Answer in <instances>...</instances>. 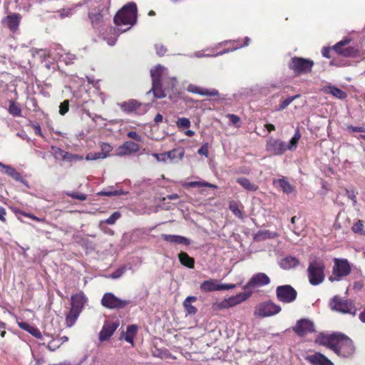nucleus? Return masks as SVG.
<instances>
[{
    "mask_svg": "<svg viewBox=\"0 0 365 365\" xmlns=\"http://www.w3.org/2000/svg\"><path fill=\"white\" fill-rule=\"evenodd\" d=\"M316 342L329 348L341 357L349 358L355 352L353 341L341 333H322L317 336Z\"/></svg>",
    "mask_w": 365,
    "mask_h": 365,
    "instance_id": "1",
    "label": "nucleus"
},
{
    "mask_svg": "<svg viewBox=\"0 0 365 365\" xmlns=\"http://www.w3.org/2000/svg\"><path fill=\"white\" fill-rule=\"evenodd\" d=\"M300 138L299 128L296 129L294 136L287 143L271 137L267 142V150L273 155H282L287 150L296 149Z\"/></svg>",
    "mask_w": 365,
    "mask_h": 365,
    "instance_id": "2",
    "label": "nucleus"
},
{
    "mask_svg": "<svg viewBox=\"0 0 365 365\" xmlns=\"http://www.w3.org/2000/svg\"><path fill=\"white\" fill-rule=\"evenodd\" d=\"M137 5L130 2L125 5L114 16L113 21L118 26H133L137 21Z\"/></svg>",
    "mask_w": 365,
    "mask_h": 365,
    "instance_id": "3",
    "label": "nucleus"
},
{
    "mask_svg": "<svg viewBox=\"0 0 365 365\" xmlns=\"http://www.w3.org/2000/svg\"><path fill=\"white\" fill-rule=\"evenodd\" d=\"M324 270L325 264L322 259L315 258L311 260L307 270L309 282L312 286L322 284L325 279Z\"/></svg>",
    "mask_w": 365,
    "mask_h": 365,
    "instance_id": "4",
    "label": "nucleus"
},
{
    "mask_svg": "<svg viewBox=\"0 0 365 365\" xmlns=\"http://www.w3.org/2000/svg\"><path fill=\"white\" fill-rule=\"evenodd\" d=\"M165 68L161 65L156 66L154 68L150 70V76L152 78V88L147 93H153L155 98H163L166 96L165 91L162 88L161 78Z\"/></svg>",
    "mask_w": 365,
    "mask_h": 365,
    "instance_id": "5",
    "label": "nucleus"
},
{
    "mask_svg": "<svg viewBox=\"0 0 365 365\" xmlns=\"http://www.w3.org/2000/svg\"><path fill=\"white\" fill-rule=\"evenodd\" d=\"M314 64L312 60L294 56L290 59L289 68L292 70L296 75L306 74L311 73Z\"/></svg>",
    "mask_w": 365,
    "mask_h": 365,
    "instance_id": "6",
    "label": "nucleus"
},
{
    "mask_svg": "<svg viewBox=\"0 0 365 365\" xmlns=\"http://www.w3.org/2000/svg\"><path fill=\"white\" fill-rule=\"evenodd\" d=\"M331 307L332 309L343 314H349L353 316L356 314V308L353 301L343 299L338 296H335L332 299Z\"/></svg>",
    "mask_w": 365,
    "mask_h": 365,
    "instance_id": "7",
    "label": "nucleus"
},
{
    "mask_svg": "<svg viewBox=\"0 0 365 365\" xmlns=\"http://www.w3.org/2000/svg\"><path fill=\"white\" fill-rule=\"evenodd\" d=\"M332 275L329 279L331 282L339 281L343 277L347 276L351 272V267L347 259H334Z\"/></svg>",
    "mask_w": 365,
    "mask_h": 365,
    "instance_id": "8",
    "label": "nucleus"
},
{
    "mask_svg": "<svg viewBox=\"0 0 365 365\" xmlns=\"http://www.w3.org/2000/svg\"><path fill=\"white\" fill-rule=\"evenodd\" d=\"M282 308L279 305L269 300L259 304L255 311V315L260 317H267L279 313Z\"/></svg>",
    "mask_w": 365,
    "mask_h": 365,
    "instance_id": "9",
    "label": "nucleus"
},
{
    "mask_svg": "<svg viewBox=\"0 0 365 365\" xmlns=\"http://www.w3.org/2000/svg\"><path fill=\"white\" fill-rule=\"evenodd\" d=\"M130 303L129 300H123L115 296L113 293H106L101 299V304L108 309H123Z\"/></svg>",
    "mask_w": 365,
    "mask_h": 365,
    "instance_id": "10",
    "label": "nucleus"
},
{
    "mask_svg": "<svg viewBox=\"0 0 365 365\" xmlns=\"http://www.w3.org/2000/svg\"><path fill=\"white\" fill-rule=\"evenodd\" d=\"M276 296L279 302L289 304L297 299V292L291 285H281L276 289Z\"/></svg>",
    "mask_w": 365,
    "mask_h": 365,
    "instance_id": "11",
    "label": "nucleus"
},
{
    "mask_svg": "<svg viewBox=\"0 0 365 365\" xmlns=\"http://www.w3.org/2000/svg\"><path fill=\"white\" fill-rule=\"evenodd\" d=\"M270 283L269 277L263 272H259L257 274H254L247 284L243 287L244 289H247L250 288H255L259 287H263L269 284Z\"/></svg>",
    "mask_w": 365,
    "mask_h": 365,
    "instance_id": "12",
    "label": "nucleus"
},
{
    "mask_svg": "<svg viewBox=\"0 0 365 365\" xmlns=\"http://www.w3.org/2000/svg\"><path fill=\"white\" fill-rule=\"evenodd\" d=\"M350 41L351 40L349 38H345L340 41L333 46V50H334L338 54L345 57L355 56L357 53V50L354 47L349 46L343 48L344 46L350 43Z\"/></svg>",
    "mask_w": 365,
    "mask_h": 365,
    "instance_id": "13",
    "label": "nucleus"
},
{
    "mask_svg": "<svg viewBox=\"0 0 365 365\" xmlns=\"http://www.w3.org/2000/svg\"><path fill=\"white\" fill-rule=\"evenodd\" d=\"M294 331L301 336H303L308 333H311L314 330V323L306 319H302L297 321L296 325L293 327Z\"/></svg>",
    "mask_w": 365,
    "mask_h": 365,
    "instance_id": "14",
    "label": "nucleus"
},
{
    "mask_svg": "<svg viewBox=\"0 0 365 365\" xmlns=\"http://www.w3.org/2000/svg\"><path fill=\"white\" fill-rule=\"evenodd\" d=\"M21 19L20 14L14 13L8 15L2 20V24L5 25L11 32L15 33L19 26Z\"/></svg>",
    "mask_w": 365,
    "mask_h": 365,
    "instance_id": "15",
    "label": "nucleus"
},
{
    "mask_svg": "<svg viewBox=\"0 0 365 365\" xmlns=\"http://www.w3.org/2000/svg\"><path fill=\"white\" fill-rule=\"evenodd\" d=\"M139 150V145L133 141H126L116 150V155L120 157L136 153Z\"/></svg>",
    "mask_w": 365,
    "mask_h": 365,
    "instance_id": "16",
    "label": "nucleus"
},
{
    "mask_svg": "<svg viewBox=\"0 0 365 365\" xmlns=\"http://www.w3.org/2000/svg\"><path fill=\"white\" fill-rule=\"evenodd\" d=\"M119 324L117 322H106L99 334V339L105 341L108 339L118 328Z\"/></svg>",
    "mask_w": 365,
    "mask_h": 365,
    "instance_id": "17",
    "label": "nucleus"
},
{
    "mask_svg": "<svg viewBox=\"0 0 365 365\" xmlns=\"http://www.w3.org/2000/svg\"><path fill=\"white\" fill-rule=\"evenodd\" d=\"M307 360L312 365H334L327 357L319 352L308 356Z\"/></svg>",
    "mask_w": 365,
    "mask_h": 365,
    "instance_id": "18",
    "label": "nucleus"
},
{
    "mask_svg": "<svg viewBox=\"0 0 365 365\" xmlns=\"http://www.w3.org/2000/svg\"><path fill=\"white\" fill-rule=\"evenodd\" d=\"M161 237L164 241L173 244L190 245L191 243L188 238L181 235L163 234Z\"/></svg>",
    "mask_w": 365,
    "mask_h": 365,
    "instance_id": "19",
    "label": "nucleus"
},
{
    "mask_svg": "<svg viewBox=\"0 0 365 365\" xmlns=\"http://www.w3.org/2000/svg\"><path fill=\"white\" fill-rule=\"evenodd\" d=\"M71 308L80 310L82 309L87 302V298L85 294L80 292L71 296Z\"/></svg>",
    "mask_w": 365,
    "mask_h": 365,
    "instance_id": "20",
    "label": "nucleus"
},
{
    "mask_svg": "<svg viewBox=\"0 0 365 365\" xmlns=\"http://www.w3.org/2000/svg\"><path fill=\"white\" fill-rule=\"evenodd\" d=\"M187 91L192 93L199 94L200 96H218L219 92L216 89H202L198 86L190 84L187 87Z\"/></svg>",
    "mask_w": 365,
    "mask_h": 365,
    "instance_id": "21",
    "label": "nucleus"
},
{
    "mask_svg": "<svg viewBox=\"0 0 365 365\" xmlns=\"http://www.w3.org/2000/svg\"><path fill=\"white\" fill-rule=\"evenodd\" d=\"M299 260L293 256H287L279 263L280 267L284 269H290L299 265Z\"/></svg>",
    "mask_w": 365,
    "mask_h": 365,
    "instance_id": "22",
    "label": "nucleus"
},
{
    "mask_svg": "<svg viewBox=\"0 0 365 365\" xmlns=\"http://www.w3.org/2000/svg\"><path fill=\"white\" fill-rule=\"evenodd\" d=\"M142 104L135 99H131L120 104L121 110L126 113L138 112Z\"/></svg>",
    "mask_w": 365,
    "mask_h": 365,
    "instance_id": "23",
    "label": "nucleus"
},
{
    "mask_svg": "<svg viewBox=\"0 0 365 365\" xmlns=\"http://www.w3.org/2000/svg\"><path fill=\"white\" fill-rule=\"evenodd\" d=\"M325 93H329L336 97L338 99L343 100L346 98L347 94L346 92L342 91L341 88H339L334 86H325L323 89Z\"/></svg>",
    "mask_w": 365,
    "mask_h": 365,
    "instance_id": "24",
    "label": "nucleus"
},
{
    "mask_svg": "<svg viewBox=\"0 0 365 365\" xmlns=\"http://www.w3.org/2000/svg\"><path fill=\"white\" fill-rule=\"evenodd\" d=\"M275 186H279L286 194H290L294 190V187L292 185L284 178L273 180Z\"/></svg>",
    "mask_w": 365,
    "mask_h": 365,
    "instance_id": "25",
    "label": "nucleus"
},
{
    "mask_svg": "<svg viewBox=\"0 0 365 365\" xmlns=\"http://www.w3.org/2000/svg\"><path fill=\"white\" fill-rule=\"evenodd\" d=\"M52 149L53 150V152H54V158L56 160L61 157L63 158V160H83L82 156L72 155L58 148L53 147Z\"/></svg>",
    "mask_w": 365,
    "mask_h": 365,
    "instance_id": "26",
    "label": "nucleus"
},
{
    "mask_svg": "<svg viewBox=\"0 0 365 365\" xmlns=\"http://www.w3.org/2000/svg\"><path fill=\"white\" fill-rule=\"evenodd\" d=\"M19 327L21 329H22L23 330L26 331L27 332H29V334H31L32 336H34V337H36L37 339L42 338V334H41L40 330L38 328L30 325L27 322H19Z\"/></svg>",
    "mask_w": 365,
    "mask_h": 365,
    "instance_id": "27",
    "label": "nucleus"
},
{
    "mask_svg": "<svg viewBox=\"0 0 365 365\" xmlns=\"http://www.w3.org/2000/svg\"><path fill=\"white\" fill-rule=\"evenodd\" d=\"M0 170L2 173H6L9 176L12 177L17 181L22 180V178L20 173H19L14 168H11L9 165H5L2 163H0Z\"/></svg>",
    "mask_w": 365,
    "mask_h": 365,
    "instance_id": "28",
    "label": "nucleus"
},
{
    "mask_svg": "<svg viewBox=\"0 0 365 365\" xmlns=\"http://www.w3.org/2000/svg\"><path fill=\"white\" fill-rule=\"evenodd\" d=\"M81 312V311L71 307L70 312L66 318V323L67 327H71L76 323V321L79 317Z\"/></svg>",
    "mask_w": 365,
    "mask_h": 365,
    "instance_id": "29",
    "label": "nucleus"
},
{
    "mask_svg": "<svg viewBox=\"0 0 365 365\" xmlns=\"http://www.w3.org/2000/svg\"><path fill=\"white\" fill-rule=\"evenodd\" d=\"M178 258L180 263L182 265L190 269L194 268L195 260L192 257H190L186 252H181L180 253H179Z\"/></svg>",
    "mask_w": 365,
    "mask_h": 365,
    "instance_id": "30",
    "label": "nucleus"
},
{
    "mask_svg": "<svg viewBox=\"0 0 365 365\" xmlns=\"http://www.w3.org/2000/svg\"><path fill=\"white\" fill-rule=\"evenodd\" d=\"M200 289L203 292L216 291L218 290V284L215 279L206 280L201 284Z\"/></svg>",
    "mask_w": 365,
    "mask_h": 365,
    "instance_id": "31",
    "label": "nucleus"
},
{
    "mask_svg": "<svg viewBox=\"0 0 365 365\" xmlns=\"http://www.w3.org/2000/svg\"><path fill=\"white\" fill-rule=\"evenodd\" d=\"M112 150V147L108 143H103L101 145V153H98V157L90 158L88 155L86 158V160H98V158H106L109 156L110 152Z\"/></svg>",
    "mask_w": 365,
    "mask_h": 365,
    "instance_id": "32",
    "label": "nucleus"
},
{
    "mask_svg": "<svg viewBox=\"0 0 365 365\" xmlns=\"http://www.w3.org/2000/svg\"><path fill=\"white\" fill-rule=\"evenodd\" d=\"M196 300V297L190 296L183 302V306L189 314H195L197 312V309L191 304L192 302H194Z\"/></svg>",
    "mask_w": 365,
    "mask_h": 365,
    "instance_id": "33",
    "label": "nucleus"
},
{
    "mask_svg": "<svg viewBox=\"0 0 365 365\" xmlns=\"http://www.w3.org/2000/svg\"><path fill=\"white\" fill-rule=\"evenodd\" d=\"M237 182L247 190L255 192L258 189V186L255 183L251 182L247 178H237Z\"/></svg>",
    "mask_w": 365,
    "mask_h": 365,
    "instance_id": "34",
    "label": "nucleus"
},
{
    "mask_svg": "<svg viewBox=\"0 0 365 365\" xmlns=\"http://www.w3.org/2000/svg\"><path fill=\"white\" fill-rule=\"evenodd\" d=\"M138 327L135 324L129 325L127 327L126 333L125 334L124 339L126 341L133 345V338L137 332Z\"/></svg>",
    "mask_w": 365,
    "mask_h": 365,
    "instance_id": "35",
    "label": "nucleus"
},
{
    "mask_svg": "<svg viewBox=\"0 0 365 365\" xmlns=\"http://www.w3.org/2000/svg\"><path fill=\"white\" fill-rule=\"evenodd\" d=\"M184 187H208L212 188H217L215 185L205 182V181H192L189 182H186L183 185Z\"/></svg>",
    "mask_w": 365,
    "mask_h": 365,
    "instance_id": "36",
    "label": "nucleus"
},
{
    "mask_svg": "<svg viewBox=\"0 0 365 365\" xmlns=\"http://www.w3.org/2000/svg\"><path fill=\"white\" fill-rule=\"evenodd\" d=\"M9 113L13 116H21V109L14 101H9Z\"/></svg>",
    "mask_w": 365,
    "mask_h": 365,
    "instance_id": "37",
    "label": "nucleus"
},
{
    "mask_svg": "<svg viewBox=\"0 0 365 365\" xmlns=\"http://www.w3.org/2000/svg\"><path fill=\"white\" fill-rule=\"evenodd\" d=\"M166 155L170 160H174L175 158L182 159L184 155V150L182 148H178L166 153Z\"/></svg>",
    "mask_w": 365,
    "mask_h": 365,
    "instance_id": "38",
    "label": "nucleus"
},
{
    "mask_svg": "<svg viewBox=\"0 0 365 365\" xmlns=\"http://www.w3.org/2000/svg\"><path fill=\"white\" fill-rule=\"evenodd\" d=\"M102 14L100 12L90 13L89 18L93 26H97L102 20Z\"/></svg>",
    "mask_w": 365,
    "mask_h": 365,
    "instance_id": "39",
    "label": "nucleus"
},
{
    "mask_svg": "<svg viewBox=\"0 0 365 365\" xmlns=\"http://www.w3.org/2000/svg\"><path fill=\"white\" fill-rule=\"evenodd\" d=\"M299 97V95H295L294 96H289L285 100H284L279 106L278 110H284L285 109L294 99Z\"/></svg>",
    "mask_w": 365,
    "mask_h": 365,
    "instance_id": "40",
    "label": "nucleus"
},
{
    "mask_svg": "<svg viewBox=\"0 0 365 365\" xmlns=\"http://www.w3.org/2000/svg\"><path fill=\"white\" fill-rule=\"evenodd\" d=\"M299 217L297 216H294L291 218V224L292 225L289 226L290 229L293 231L294 233H295L297 235H300V232L302 231V227H299L296 225V220H299Z\"/></svg>",
    "mask_w": 365,
    "mask_h": 365,
    "instance_id": "41",
    "label": "nucleus"
},
{
    "mask_svg": "<svg viewBox=\"0 0 365 365\" xmlns=\"http://www.w3.org/2000/svg\"><path fill=\"white\" fill-rule=\"evenodd\" d=\"M252 294V292H242V293H240L235 297V299H236V302L237 304H240L245 301H246Z\"/></svg>",
    "mask_w": 365,
    "mask_h": 365,
    "instance_id": "42",
    "label": "nucleus"
},
{
    "mask_svg": "<svg viewBox=\"0 0 365 365\" xmlns=\"http://www.w3.org/2000/svg\"><path fill=\"white\" fill-rule=\"evenodd\" d=\"M176 125L179 128H187L190 126V121L187 118H179L176 122Z\"/></svg>",
    "mask_w": 365,
    "mask_h": 365,
    "instance_id": "43",
    "label": "nucleus"
},
{
    "mask_svg": "<svg viewBox=\"0 0 365 365\" xmlns=\"http://www.w3.org/2000/svg\"><path fill=\"white\" fill-rule=\"evenodd\" d=\"M125 194L122 190H113V191H106L103 190L98 193V195L102 196H118Z\"/></svg>",
    "mask_w": 365,
    "mask_h": 365,
    "instance_id": "44",
    "label": "nucleus"
},
{
    "mask_svg": "<svg viewBox=\"0 0 365 365\" xmlns=\"http://www.w3.org/2000/svg\"><path fill=\"white\" fill-rule=\"evenodd\" d=\"M364 225L361 220H357L352 226V231L354 233H359L361 235H364V232L363 230Z\"/></svg>",
    "mask_w": 365,
    "mask_h": 365,
    "instance_id": "45",
    "label": "nucleus"
},
{
    "mask_svg": "<svg viewBox=\"0 0 365 365\" xmlns=\"http://www.w3.org/2000/svg\"><path fill=\"white\" fill-rule=\"evenodd\" d=\"M230 210L232 211V212L237 217L242 218V213L241 210L239 209L238 205L236 202H232L230 204Z\"/></svg>",
    "mask_w": 365,
    "mask_h": 365,
    "instance_id": "46",
    "label": "nucleus"
},
{
    "mask_svg": "<svg viewBox=\"0 0 365 365\" xmlns=\"http://www.w3.org/2000/svg\"><path fill=\"white\" fill-rule=\"evenodd\" d=\"M125 271H126V267L125 266H123V267L117 269L112 274H110V277L112 278V279H118L121 276H123V274L125 273Z\"/></svg>",
    "mask_w": 365,
    "mask_h": 365,
    "instance_id": "47",
    "label": "nucleus"
},
{
    "mask_svg": "<svg viewBox=\"0 0 365 365\" xmlns=\"http://www.w3.org/2000/svg\"><path fill=\"white\" fill-rule=\"evenodd\" d=\"M69 110V101L68 100H65L62 102L59 106V113L61 115H64Z\"/></svg>",
    "mask_w": 365,
    "mask_h": 365,
    "instance_id": "48",
    "label": "nucleus"
},
{
    "mask_svg": "<svg viewBox=\"0 0 365 365\" xmlns=\"http://www.w3.org/2000/svg\"><path fill=\"white\" fill-rule=\"evenodd\" d=\"M120 217V213L119 212H113L108 218L105 220V222L108 225H113L118 219Z\"/></svg>",
    "mask_w": 365,
    "mask_h": 365,
    "instance_id": "49",
    "label": "nucleus"
},
{
    "mask_svg": "<svg viewBox=\"0 0 365 365\" xmlns=\"http://www.w3.org/2000/svg\"><path fill=\"white\" fill-rule=\"evenodd\" d=\"M269 237H270L269 231H259L255 235V239L257 241H261Z\"/></svg>",
    "mask_w": 365,
    "mask_h": 365,
    "instance_id": "50",
    "label": "nucleus"
},
{
    "mask_svg": "<svg viewBox=\"0 0 365 365\" xmlns=\"http://www.w3.org/2000/svg\"><path fill=\"white\" fill-rule=\"evenodd\" d=\"M68 195L73 199H77L79 200H85L87 198V195L83 193L71 192L68 193Z\"/></svg>",
    "mask_w": 365,
    "mask_h": 365,
    "instance_id": "51",
    "label": "nucleus"
},
{
    "mask_svg": "<svg viewBox=\"0 0 365 365\" xmlns=\"http://www.w3.org/2000/svg\"><path fill=\"white\" fill-rule=\"evenodd\" d=\"M227 117L229 119L230 123L232 125H237V124L240 122V117L235 114H228Z\"/></svg>",
    "mask_w": 365,
    "mask_h": 365,
    "instance_id": "52",
    "label": "nucleus"
},
{
    "mask_svg": "<svg viewBox=\"0 0 365 365\" xmlns=\"http://www.w3.org/2000/svg\"><path fill=\"white\" fill-rule=\"evenodd\" d=\"M29 125L34 128L36 135L43 136L39 124L30 121Z\"/></svg>",
    "mask_w": 365,
    "mask_h": 365,
    "instance_id": "53",
    "label": "nucleus"
},
{
    "mask_svg": "<svg viewBox=\"0 0 365 365\" xmlns=\"http://www.w3.org/2000/svg\"><path fill=\"white\" fill-rule=\"evenodd\" d=\"M346 192L347 197L351 200L353 206H355L356 204V196L355 195V192L353 190H349L348 189H346Z\"/></svg>",
    "mask_w": 365,
    "mask_h": 365,
    "instance_id": "54",
    "label": "nucleus"
},
{
    "mask_svg": "<svg viewBox=\"0 0 365 365\" xmlns=\"http://www.w3.org/2000/svg\"><path fill=\"white\" fill-rule=\"evenodd\" d=\"M197 153L201 155H204L205 158H208V145H207V143H205L203 145H202L201 148L198 149Z\"/></svg>",
    "mask_w": 365,
    "mask_h": 365,
    "instance_id": "55",
    "label": "nucleus"
},
{
    "mask_svg": "<svg viewBox=\"0 0 365 365\" xmlns=\"http://www.w3.org/2000/svg\"><path fill=\"white\" fill-rule=\"evenodd\" d=\"M155 50L157 54L160 56H163L167 51L166 48L162 44H156Z\"/></svg>",
    "mask_w": 365,
    "mask_h": 365,
    "instance_id": "56",
    "label": "nucleus"
},
{
    "mask_svg": "<svg viewBox=\"0 0 365 365\" xmlns=\"http://www.w3.org/2000/svg\"><path fill=\"white\" fill-rule=\"evenodd\" d=\"M127 135L130 138H132L135 141H142V136L138 135L135 131H129Z\"/></svg>",
    "mask_w": 365,
    "mask_h": 365,
    "instance_id": "57",
    "label": "nucleus"
},
{
    "mask_svg": "<svg viewBox=\"0 0 365 365\" xmlns=\"http://www.w3.org/2000/svg\"><path fill=\"white\" fill-rule=\"evenodd\" d=\"M213 307H214L215 309L220 310V309L228 308V304H227L226 299H224L223 301H222L220 302L215 303Z\"/></svg>",
    "mask_w": 365,
    "mask_h": 365,
    "instance_id": "58",
    "label": "nucleus"
},
{
    "mask_svg": "<svg viewBox=\"0 0 365 365\" xmlns=\"http://www.w3.org/2000/svg\"><path fill=\"white\" fill-rule=\"evenodd\" d=\"M347 130L350 132H358V133H365V128L364 127H357V126H353L349 125L347 127Z\"/></svg>",
    "mask_w": 365,
    "mask_h": 365,
    "instance_id": "59",
    "label": "nucleus"
},
{
    "mask_svg": "<svg viewBox=\"0 0 365 365\" xmlns=\"http://www.w3.org/2000/svg\"><path fill=\"white\" fill-rule=\"evenodd\" d=\"M236 285L235 284H218V290H228L235 288Z\"/></svg>",
    "mask_w": 365,
    "mask_h": 365,
    "instance_id": "60",
    "label": "nucleus"
},
{
    "mask_svg": "<svg viewBox=\"0 0 365 365\" xmlns=\"http://www.w3.org/2000/svg\"><path fill=\"white\" fill-rule=\"evenodd\" d=\"M227 302V304H228V307H234L237 304H238L236 302V299L235 298L234 296L228 298V299H225Z\"/></svg>",
    "mask_w": 365,
    "mask_h": 365,
    "instance_id": "61",
    "label": "nucleus"
},
{
    "mask_svg": "<svg viewBox=\"0 0 365 365\" xmlns=\"http://www.w3.org/2000/svg\"><path fill=\"white\" fill-rule=\"evenodd\" d=\"M330 51H331L330 48H329V47L323 48V49L322 51V56L325 58H330V55H329Z\"/></svg>",
    "mask_w": 365,
    "mask_h": 365,
    "instance_id": "62",
    "label": "nucleus"
},
{
    "mask_svg": "<svg viewBox=\"0 0 365 365\" xmlns=\"http://www.w3.org/2000/svg\"><path fill=\"white\" fill-rule=\"evenodd\" d=\"M71 10L70 9H63L60 11V16L61 18L69 16L71 14Z\"/></svg>",
    "mask_w": 365,
    "mask_h": 365,
    "instance_id": "63",
    "label": "nucleus"
},
{
    "mask_svg": "<svg viewBox=\"0 0 365 365\" xmlns=\"http://www.w3.org/2000/svg\"><path fill=\"white\" fill-rule=\"evenodd\" d=\"M5 215H6V210L2 207H0V220L2 221V222H5L6 221V219H5Z\"/></svg>",
    "mask_w": 365,
    "mask_h": 365,
    "instance_id": "64",
    "label": "nucleus"
}]
</instances>
